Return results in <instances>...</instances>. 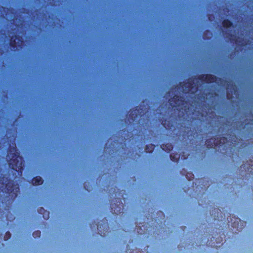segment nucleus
I'll return each instance as SVG.
<instances>
[{"label":"nucleus","mask_w":253,"mask_h":253,"mask_svg":"<svg viewBox=\"0 0 253 253\" xmlns=\"http://www.w3.org/2000/svg\"><path fill=\"white\" fill-rule=\"evenodd\" d=\"M7 157L9 159L8 164L9 168L17 172L18 175H21L24 170L25 161L23 157L20 155V152L15 143L8 146Z\"/></svg>","instance_id":"f257e3e1"},{"label":"nucleus","mask_w":253,"mask_h":253,"mask_svg":"<svg viewBox=\"0 0 253 253\" xmlns=\"http://www.w3.org/2000/svg\"><path fill=\"white\" fill-rule=\"evenodd\" d=\"M9 44L11 50L16 51L22 49L25 45V42L22 36L15 35L10 38Z\"/></svg>","instance_id":"f03ea898"},{"label":"nucleus","mask_w":253,"mask_h":253,"mask_svg":"<svg viewBox=\"0 0 253 253\" xmlns=\"http://www.w3.org/2000/svg\"><path fill=\"white\" fill-rule=\"evenodd\" d=\"M228 142L227 137L224 136L219 135L218 136L213 137L207 139L206 144L207 148L209 149L214 147H222Z\"/></svg>","instance_id":"7ed1b4c3"},{"label":"nucleus","mask_w":253,"mask_h":253,"mask_svg":"<svg viewBox=\"0 0 253 253\" xmlns=\"http://www.w3.org/2000/svg\"><path fill=\"white\" fill-rule=\"evenodd\" d=\"M101 222V223L98 222L97 224L96 223L95 221L92 222V224H90V227L91 228H95L96 225L98 233L100 236L103 237L107 235L109 233V227L108 223V220L106 218H104Z\"/></svg>","instance_id":"20e7f679"},{"label":"nucleus","mask_w":253,"mask_h":253,"mask_svg":"<svg viewBox=\"0 0 253 253\" xmlns=\"http://www.w3.org/2000/svg\"><path fill=\"white\" fill-rule=\"evenodd\" d=\"M144 115V113L143 108L140 106H137L130 110L128 120L131 124L135 122H139L138 119L141 118Z\"/></svg>","instance_id":"39448f33"},{"label":"nucleus","mask_w":253,"mask_h":253,"mask_svg":"<svg viewBox=\"0 0 253 253\" xmlns=\"http://www.w3.org/2000/svg\"><path fill=\"white\" fill-rule=\"evenodd\" d=\"M124 207V205L122 203V199L120 198H115L110 204V211L113 214H123Z\"/></svg>","instance_id":"423d86ee"},{"label":"nucleus","mask_w":253,"mask_h":253,"mask_svg":"<svg viewBox=\"0 0 253 253\" xmlns=\"http://www.w3.org/2000/svg\"><path fill=\"white\" fill-rule=\"evenodd\" d=\"M197 79L208 84L216 83L217 81L221 82L222 80L221 78L211 74L200 75Z\"/></svg>","instance_id":"0eeeda50"},{"label":"nucleus","mask_w":253,"mask_h":253,"mask_svg":"<svg viewBox=\"0 0 253 253\" xmlns=\"http://www.w3.org/2000/svg\"><path fill=\"white\" fill-rule=\"evenodd\" d=\"M169 102L171 105L172 102L176 107H182L183 105L186 104L187 101L182 96L175 94L172 97L169 99Z\"/></svg>","instance_id":"6e6552de"},{"label":"nucleus","mask_w":253,"mask_h":253,"mask_svg":"<svg viewBox=\"0 0 253 253\" xmlns=\"http://www.w3.org/2000/svg\"><path fill=\"white\" fill-rule=\"evenodd\" d=\"M162 124L167 130H170L174 127L175 122L169 118L164 119L162 120Z\"/></svg>","instance_id":"1a4fd4ad"},{"label":"nucleus","mask_w":253,"mask_h":253,"mask_svg":"<svg viewBox=\"0 0 253 253\" xmlns=\"http://www.w3.org/2000/svg\"><path fill=\"white\" fill-rule=\"evenodd\" d=\"M182 155H181L178 154L177 153H172L169 156L170 159L172 161L174 162H177L179 161L180 157H181V159L183 160H186L189 155L187 154L186 156H185L184 152H182Z\"/></svg>","instance_id":"9d476101"},{"label":"nucleus","mask_w":253,"mask_h":253,"mask_svg":"<svg viewBox=\"0 0 253 253\" xmlns=\"http://www.w3.org/2000/svg\"><path fill=\"white\" fill-rule=\"evenodd\" d=\"M180 173L182 175H185L187 179L189 181L193 180L194 179V175L192 172H188L185 169H182L180 171Z\"/></svg>","instance_id":"9b49d317"},{"label":"nucleus","mask_w":253,"mask_h":253,"mask_svg":"<svg viewBox=\"0 0 253 253\" xmlns=\"http://www.w3.org/2000/svg\"><path fill=\"white\" fill-rule=\"evenodd\" d=\"M38 212L39 214L42 215V217L47 220L49 218V212L45 210L43 208L41 207L38 209Z\"/></svg>","instance_id":"f8f14e48"},{"label":"nucleus","mask_w":253,"mask_h":253,"mask_svg":"<svg viewBox=\"0 0 253 253\" xmlns=\"http://www.w3.org/2000/svg\"><path fill=\"white\" fill-rule=\"evenodd\" d=\"M43 182V181L42 178L40 176H35L32 179V184L35 186L42 185Z\"/></svg>","instance_id":"ddd939ff"},{"label":"nucleus","mask_w":253,"mask_h":253,"mask_svg":"<svg viewBox=\"0 0 253 253\" xmlns=\"http://www.w3.org/2000/svg\"><path fill=\"white\" fill-rule=\"evenodd\" d=\"M161 149L167 153H169L173 149V145L171 143L162 144L161 145Z\"/></svg>","instance_id":"4468645a"},{"label":"nucleus","mask_w":253,"mask_h":253,"mask_svg":"<svg viewBox=\"0 0 253 253\" xmlns=\"http://www.w3.org/2000/svg\"><path fill=\"white\" fill-rule=\"evenodd\" d=\"M211 216H213L215 219V217L217 218L218 220H219V218L221 216V212L220 210L219 209L214 208L213 210L212 211V213L211 214Z\"/></svg>","instance_id":"2eb2a0df"},{"label":"nucleus","mask_w":253,"mask_h":253,"mask_svg":"<svg viewBox=\"0 0 253 253\" xmlns=\"http://www.w3.org/2000/svg\"><path fill=\"white\" fill-rule=\"evenodd\" d=\"M222 24L223 27L226 29L231 28V27H233V22L231 21H230V20L227 19H224L222 21Z\"/></svg>","instance_id":"dca6fc26"},{"label":"nucleus","mask_w":253,"mask_h":253,"mask_svg":"<svg viewBox=\"0 0 253 253\" xmlns=\"http://www.w3.org/2000/svg\"><path fill=\"white\" fill-rule=\"evenodd\" d=\"M155 148V145L153 144L146 145L145 147V152L146 153H152L153 152Z\"/></svg>","instance_id":"f3484780"},{"label":"nucleus","mask_w":253,"mask_h":253,"mask_svg":"<svg viewBox=\"0 0 253 253\" xmlns=\"http://www.w3.org/2000/svg\"><path fill=\"white\" fill-rule=\"evenodd\" d=\"M241 169L243 168L246 170V171L249 172L250 173L253 174V164H249V167H246V165H242L240 167Z\"/></svg>","instance_id":"a211bd4d"},{"label":"nucleus","mask_w":253,"mask_h":253,"mask_svg":"<svg viewBox=\"0 0 253 253\" xmlns=\"http://www.w3.org/2000/svg\"><path fill=\"white\" fill-rule=\"evenodd\" d=\"M180 84H183V85H185L187 84V88H188L189 90H191L194 88V81L192 79H190L188 80V81L187 83H180Z\"/></svg>","instance_id":"6ab92c4d"},{"label":"nucleus","mask_w":253,"mask_h":253,"mask_svg":"<svg viewBox=\"0 0 253 253\" xmlns=\"http://www.w3.org/2000/svg\"><path fill=\"white\" fill-rule=\"evenodd\" d=\"M32 235H33V236L35 238L40 237L41 235V232L39 230L35 231L34 232H33Z\"/></svg>","instance_id":"aec40b11"},{"label":"nucleus","mask_w":253,"mask_h":253,"mask_svg":"<svg viewBox=\"0 0 253 253\" xmlns=\"http://www.w3.org/2000/svg\"><path fill=\"white\" fill-rule=\"evenodd\" d=\"M11 234L10 233V232H9V231L6 232V233L4 235V236L3 237L4 240L7 241L11 238Z\"/></svg>","instance_id":"412c9836"},{"label":"nucleus","mask_w":253,"mask_h":253,"mask_svg":"<svg viewBox=\"0 0 253 253\" xmlns=\"http://www.w3.org/2000/svg\"><path fill=\"white\" fill-rule=\"evenodd\" d=\"M236 221L237 222V223L236 224L235 223V222L233 223V225H232V226L233 227H236V228H238V225H239V222H240L241 221V219L239 218H236Z\"/></svg>","instance_id":"4be33fe9"},{"label":"nucleus","mask_w":253,"mask_h":253,"mask_svg":"<svg viewBox=\"0 0 253 253\" xmlns=\"http://www.w3.org/2000/svg\"><path fill=\"white\" fill-rule=\"evenodd\" d=\"M227 98L228 99H231L233 98V95L232 94H230L229 92L227 93Z\"/></svg>","instance_id":"5701e85b"},{"label":"nucleus","mask_w":253,"mask_h":253,"mask_svg":"<svg viewBox=\"0 0 253 253\" xmlns=\"http://www.w3.org/2000/svg\"><path fill=\"white\" fill-rule=\"evenodd\" d=\"M211 247L215 248L216 249H217L218 247H220V246H218L216 245L214 243H212V244L211 245Z\"/></svg>","instance_id":"b1692460"},{"label":"nucleus","mask_w":253,"mask_h":253,"mask_svg":"<svg viewBox=\"0 0 253 253\" xmlns=\"http://www.w3.org/2000/svg\"><path fill=\"white\" fill-rule=\"evenodd\" d=\"M184 111H187L188 110H189V107L187 106H184Z\"/></svg>","instance_id":"393cba45"},{"label":"nucleus","mask_w":253,"mask_h":253,"mask_svg":"<svg viewBox=\"0 0 253 253\" xmlns=\"http://www.w3.org/2000/svg\"><path fill=\"white\" fill-rule=\"evenodd\" d=\"M218 240H219L218 241H216V243H221L222 241V239L221 238V239H218Z\"/></svg>","instance_id":"a878e982"},{"label":"nucleus","mask_w":253,"mask_h":253,"mask_svg":"<svg viewBox=\"0 0 253 253\" xmlns=\"http://www.w3.org/2000/svg\"><path fill=\"white\" fill-rule=\"evenodd\" d=\"M181 228H182V229L183 231H184V230H185V229L186 228V226H182V227H181Z\"/></svg>","instance_id":"bb28decb"},{"label":"nucleus","mask_w":253,"mask_h":253,"mask_svg":"<svg viewBox=\"0 0 253 253\" xmlns=\"http://www.w3.org/2000/svg\"><path fill=\"white\" fill-rule=\"evenodd\" d=\"M236 42H237H237L240 43V42H241V41H238V40H236Z\"/></svg>","instance_id":"cd10ccee"},{"label":"nucleus","mask_w":253,"mask_h":253,"mask_svg":"<svg viewBox=\"0 0 253 253\" xmlns=\"http://www.w3.org/2000/svg\"><path fill=\"white\" fill-rule=\"evenodd\" d=\"M245 45V44L243 43H242V44H241V46H244V45Z\"/></svg>","instance_id":"c85d7f7f"},{"label":"nucleus","mask_w":253,"mask_h":253,"mask_svg":"<svg viewBox=\"0 0 253 253\" xmlns=\"http://www.w3.org/2000/svg\"><path fill=\"white\" fill-rule=\"evenodd\" d=\"M160 212L164 216H165V215H164V213H163V212L162 211H160Z\"/></svg>","instance_id":"c756f323"},{"label":"nucleus","mask_w":253,"mask_h":253,"mask_svg":"<svg viewBox=\"0 0 253 253\" xmlns=\"http://www.w3.org/2000/svg\"><path fill=\"white\" fill-rule=\"evenodd\" d=\"M232 87H233V89H234L235 85H232Z\"/></svg>","instance_id":"7c9ffc66"},{"label":"nucleus","mask_w":253,"mask_h":253,"mask_svg":"<svg viewBox=\"0 0 253 253\" xmlns=\"http://www.w3.org/2000/svg\"><path fill=\"white\" fill-rule=\"evenodd\" d=\"M85 183H84V187L85 188V186L84 185Z\"/></svg>","instance_id":"2f4dec72"}]
</instances>
